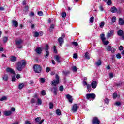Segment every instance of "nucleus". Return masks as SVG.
Wrapping results in <instances>:
<instances>
[{
  "label": "nucleus",
  "instance_id": "nucleus-42",
  "mask_svg": "<svg viewBox=\"0 0 124 124\" xmlns=\"http://www.w3.org/2000/svg\"><path fill=\"white\" fill-rule=\"evenodd\" d=\"M102 42L104 45H108V44L109 43V41H105V40H104L103 41H102Z\"/></svg>",
  "mask_w": 124,
  "mask_h": 124
},
{
  "label": "nucleus",
  "instance_id": "nucleus-5",
  "mask_svg": "<svg viewBox=\"0 0 124 124\" xmlns=\"http://www.w3.org/2000/svg\"><path fill=\"white\" fill-rule=\"evenodd\" d=\"M106 49L108 52L111 51V53H115V52H116V49L114 47H112L111 46H107Z\"/></svg>",
  "mask_w": 124,
  "mask_h": 124
},
{
  "label": "nucleus",
  "instance_id": "nucleus-23",
  "mask_svg": "<svg viewBox=\"0 0 124 124\" xmlns=\"http://www.w3.org/2000/svg\"><path fill=\"white\" fill-rule=\"evenodd\" d=\"M24 87H25V84L23 83H19V85H18V89L19 90H22V89H23V88H24Z\"/></svg>",
  "mask_w": 124,
  "mask_h": 124
},
{
  "label": "nucleus",
  "instance_id": "nucleus-61",
  "mask_svg": "<svg viewBox=\"0 0 124 124\" xmlns=\"http://www.w3.org/2000/svg\"><path fill=\"white\" fill-rule=\"evenodd\" d=\"M119 49L120 51H123V50H124V47L121 46H119Z\"/></svg>",
  "mask_w": 124,
  "mask_h": 124
},
{
  "label": "nucleus",
  "instance_id": "nucleus-12",
  "mask_svg": "<svg viewBox=\"0 0 124 124\" xmlns=\"http://www.w3.org/2000/svg\"><path fill=\"white\" fill-rule=\"evenodd\" d=\"M7 72H10L12 74H15V72L13 69L10 68L9 67L6 68Z\"/></svg>",
  "mask_w": 124,
  "mask_h": 124
},
{
  "label": "nucleus",
  "instance_id": "nucleus-57",
  "mask_svg": "<svg viewBox=\"0 0 124 124\" xmlns=\"http://www.w3.org/2000/svg\"><path fill=\"white\" fill-rule=\"evenodd\" d=\"M115 105H117V106H120V105H121V102H116L115 103Z\"/></svg>",
  "mask_w": 124,
  "mask_h": 124
},
{
  "label": "nucleus",
  "instance_id": "nucleus-1",
  "mask_svg": "<svg viewBox=\"0 0 124 124\" xmlns=\"http://www.w3.org/2000/svg\"><path fill=\"white\" fill-rule=\"evenodd\" d=\"M26 65L27 62H26V60H23L21 61H19L17 63V66L16 67V69H17L18 71H22L23 70V68L26 67Z\"/></svg>",
  "mask_w": 124,
  "mask_h": 124
},
{
  "label": "nucleus",
  "instance_id": "nucleus-36",
  "mask_svg": "<svg viewBox=\"0 0 124 124\" xmlns=\"http://www.w3.org/2000/svg\"><path fill=\"white\" fill-rule=\"evenodd\" d=\"M44 49L45 51H48V50H49V46L48 45V44L45 46V48H44Z\"/></svg>",
  "mask_w": 124,
  "mask_h": 124
},
{
  "label": "nucleus",
  "instance_id": "nucleus-58",
  "mask_svg": "<svg viewBox=\"0 0 124 124\" xmlns=\"http://www.w3.org/2000/svg\"><path fill=\"white\" fill-rule=\"evenodd\" d=\"M54 51L55 53H58V50H57V49L56 48V46H53Z\"/></svg>",
  "mask_w": 124,
  "mask_h": 124
},
{
  "label": "nucleus",
  "instance_id": "nucleus-4",
  "mask_svg": "<svg viewBox=\"0 0 124 124\" xmlns=\"http://www.w3.org/2000/svg\"><path fill=\"white\" fill-rule=\"evenodd\" d=\"M56 80H53L52 81V85H53V86H56L60 83V77H59L58 75H56Z\"/></svg>",
  "mask_w": 124,
  "mask_h": 124
},
{
  "label": "nucleus",
  "instance_id": "nucleus-6",
  "mask_svg": "<svg viewBox=\"0 0 124 124\" xmlns=\"http://www.w3.org/2000/svg\"><path fill=\"white\" fill-rule=\"evenodd\" d=\"M77 110H78V105L77 104H74L72 107V111L73 113L77 112Z\"/></svg>",
  "mask_w": 124,
  "mask_h": 124
},
{
  "label": "nucleus",
  "instance_id": "nucleus-15",
  "mask_svg": "<svg viewBox=\"0 0 124 124\" xmlns=\"http://www.w3.org/2000/svg\"><path fill=\"white\" fill-rule=\"evenodd\" d=\"M35 51L37 54L40 55V54H41V52H42V49L40 47H38L36 48Z\"/></svg>",
  "mask_w": 124,
  "mask_h": 124
},
{
  "label": "nucleus",
  "instance_id": "nucleus-13",
  "mask_svg": "<svg viewBox=\"0 0 124 124\" xmlns=\"http://www.w3.org/2000/svg\"><path fill=\"white\" fill-rule=\"evenodd\" d=\"M12 23L13 26L15 27V28H17L19 25V23H18V22L16 20H12Z\"/></svg>",
  "mask_w": 124,
  "mask_h": 124
},
{
  "label": "nucleus",
  "instance_id": "nucleus-40",
  "mask_svg": "<svg viewBox=\"0 0 124 124\" xmlns=\"http://www.w3.org/2000/svg\"><path fill=\"white\" fill-rule=\"evenodd\" d=\"M53 108H54V104H53V103H49L50 109H53Z\"/></svg>",
  "mask_w": 124,
  "mask_h": 124
},
{
  "label": "nucleus",
  "instance_id": "nucleus-33",
  "mask_svg": "<svg viewBox=\"0 0 124 124\" xmlns=\"http://www.w3.org/2000/svg\"><path fill=\"white\" fill-rule=\"evenodd\" d=\"M35 121L36 123H39L41 121V117H37V118L35 119Z\"/></svg>",
  "mask_w": 124,
  "mask_h": 124
},
{
  "label": "nucleus",
  "instance_id": "nucleus-17",
  "mask_svg": "<svg viewBox=\"0 0 124 124\" xmlns=\"http://www.w3.org/2000/svg\"><path fill=\"white\" fill-rule=\"evenodd\" d=\"M10 60L12 62H16V61H17V57H16L15 56H12L10 58Z\"/></svg>",
  "mask_w": 124,
  "mask_h": 124
},
{
  "label": "nucleus",
  "instance_id": "nucleus-20",
  "mask_svg": "<svg viewBox=\"0 0 124 124\" xmlns=\"http://www.w3.org/2000/svg\"><path fill=\"white\" fill-rule=\"evenodd\" d=\"M12 114V112L11 111H4V115L6 116H10V115Z\"/></svg>",
  "mask_w": 124,
  "mask_h": 124
},
{
  "label": "nucleus",
  "instance_id": "nucleus-28",
  "mask_svg": "<svg viewBox=\"0 0 124 124\" xmlns=\"http://www.w3.org/2000/svg\"><path fill=\"white\" fill-rule=\"evenodd\" d=\"M37 103L38 105H41V104H42V101H41V99H40L39 98H37Z\"/></svg>",
  "mask_w": 124,
  "mask_h": 124
},
{
  "label": "nucleus",
  "instance_id": "nucleus-59",
  "mask_svg": "<svg viewBox=\"0 0 124 124\" xmlns=\"http://www.w3.org/2000/svg\"><path fill=\"white\" fill-rule=\"evenodd\" d=\"M41 83H44L45 82V79L43 78H41L40 79Z\"/></svg>",
  "mask_w": 124,
  "mask_h": 124
},
{
  "label": "nucleus",
  "instance_id": "nucleus-52",
  "mask_svg": "<svg viewBox=\"0 0 124 124\" xmlns=\"http://www.w3.org/2000/svg\"><path fill=\"white\" fill-rule=\"evenodd\" d=\"M117 95H118V94H117V93H114L113 94V98H114V99L117 98Z\"/></svg>",
  "mask_w": 124,
  "mask_h": 124
},
{
  "label": "nucleus",
  "instance_id": "nucleus-2",
  "mask_svg": "<svg viewBox=\"0 0 124 124\" xmlns=\"http://www.w3.org/2000/svg\"><path fill=\"white\" fill-rule=\"evenodd\" d=\"M33 70L36 73H41L42 67L38 64H35L33 66Z\"/></svg>",
  "mask_w": 124,
  "mask_h": 124
},
{
  "label": "nucleus",
  "instance_id": "nucleus-35",
  "mask_svg": "<svg viewBox=\"0 0 124 124\" xmlns=\"http://www.w3.org/2000/svg\"><path fill=\"white\" fill-rule=\"evenodd\" d=\"M104 25H105V23H104V22H101L99 25L100 28H103V27H104Z\"/></svg>",
  "mask_w": 124,
  "mask_h": 124
},
{
  "label": "nucleus",
  "instance_id": "nucleus-22",
  "mask_svg": "<svg viewBox=\"0 0 124 124\" xmlns=\"http://www.w3.org/2000/svg\"><path fill=\"white\" fill-rule=\"evenodd\" d=\"M96 66H100L101 65V60L98 59V61L95 63Z\"/></svg>",
  "mask_w": 124,
  "mask_h": 124
},
{
  "label": "nucleus",
  "instance_id": "nucleus-26",
  "mask_svg": "<svg viewBox=\"0 0 124 124\" xmlns=\"http://www.w3.org/2000/svg\"><path fill=\"white\" fill-rule=\"evenodd\" d=\"M111 12H113L114 13L117 12V11H118V10L117 9V8H116V7H112L111 8Z\"/></svg>",
  "mask_w": 124,
  "mask_h": 124
},
{
  "label": "nucleus",
  "instance_id": "nucleus-7",
  "mask_svg": "<svg viewBox=\"0 0 124 124\" xmlns=\"http://www.w3.org/2000/svg\"><path fill=\"white\" fill-rule=\"evenodd\" d=\"M99 120L97 117H94L92 120L93 124H99Z\"/></svg>",
  "mask_w": 124,
  "mask_h": 124
},
{
  "label": "nucleus",
  "instance_id": "nucleus-11",
  "mask_svg": "<svg viewBox=\"0 0 124 124\" xmlns=\"http://www.w3.org/2000/svg\"><path fill=\"white\" fill-rule=\"evenodd\" d=\"M66 97L67 99L68 100L69 102H70V103H72V101H73V99H72V96H70L69 94H67L66 95Z\"/></svg>",
  "mask_w": 124,
  "mask_h": 124
},
{
  "label": "nucleus",
  "instance_id": "nucleus-32",
  "mask_svg": "<svg viewBox=\"0 0 124 124\" xmlns=\"http://www.w3.org/2000/svg\"><path fill=\"white\" fill-rule=\"evenodd\" d=\"M7 97H6V96H3V97H2L1 98V99H0V101H3L4 100H7Z\"/></svg>",
  "mask_w": 124,
  "mask_h": 124
},
{
  "label": "nucleus",
  "instance_id": "nucleus-31",
  "mask_svg": "<svg viewBox=\"0 0 124 124\" xmlns=\"http://www.w3.org/2000/svg\"><path fill=\"white\" fill-rule=\"evenodd\" d=\"M49 55H50V52H49V51L48 50L46 51V55H45V58H48V57H49Z\"/></svg>",
  "mask_w": 124,
  "mask_h": 124
},
{
  "label": "nucleus",
  "instance_id": "nucleus-64",
  "mask_svg": "<svg viewBox=\"0 0 124 124\" xmlns=\"http://www.w3.org/2000/svg\"><path fill=\"white\" fill-rule=\"evenodd\" d=\"M43 122H44V119H42V120L39 121L38 124H42Z\"/></svg>",
  "mask_w": 124,
  "mask_h": 124
},
{
  "label": "nucleus",
  "instance_id": "nucleus-50",
  "mask_svg": "<svg viewBox=\"0 0 124 124\" xmlns=\"http://www.w3.org/2000/svg\"><path fill=\"white\" fill-rule=\"evenodd\" d=\"M104 101L107 104H109V102L110 101L108 99L106 98L105 99Z\"/></svg>",
  "mask_w": 124,
  "mask_h": 124
},
{
  "label": "nucleus",
  "instance_id": "nucleus-3",
  "mask_svg": "<svg viewBox=\"0 0 124 124\" xmlns=\"http://www.w3.org/2000/svg\"><path fill=\"white\" fill-rule=\"evenodd\" d=\"M95 94L94 93H89L86 95V98L89 100V99H95Z\"/></svg>",
  "mask_w": 124,
  "mask_h": 124
},
{
  "label": "nucleus",
  "instance_id": "nucleus-27",
  "mask_svg": "<svg viewBox=\"0 0 124 124\" xmlns=\"http://www.w3.org/2000/svg\"><path fill=\"white\" fill-rule=\"evenodd\" d=\"M119 25H121V26H123V25H124V20H123V19L122 18H119Z\"/></svg>",
  "mask_w": 124,
  "mask_h": 124
},
{
  "label": "nucleus",
  "instance_id": "nucleus-46",
  "mask_svg": "<svg viewBox=\"0 0 124 124\" xmlns=\"http://www.w3.org/2000/svg\"><path fill=\"white\" fill-rule=\"evenodd\" d=\"M108 5H111L112 4V1L111 0H108V1L107 2Z\"/></svg>",
  "mask_w": 124,
  "mask_h": 124
},
{
  "label": "nucleus",
  "instance_id": "nucleus-49",
  "mask_svg": "<svg viewBox=\"0 0 124 124\" xmlns=\"http://www.w3.org/2000/svg\"><path fill=\"white\" fill-rule=\"evenodd\" d=\"M34 36L35 37H38V36H39V33L37 32H35Z\"/></svg>",
  "mask_w": 124,
  "mask_h": 124
},
{
  "label": "nucleus",
  "instance_id": "nucleus-56",
  "mask_svg": "<svg viewBox=\"0 0 124 124\" xmlns=\"http://www.w3.org/2000/svg\"><path fill=\"white\" fill-rule=\"evenodd\" d=\"M41 94H42V95H45V94H46V93H45V90H43L41 92Z\"/></svg>",
  "mask_w": 124,
  "mask_h": 124
},
{
  "label": "nucleus",
  "instance_id": "nucleus-41",
  "mask_svg": "<svg viewBox=\"0 0 124 124\" xmlns=\"http://www.w3.org/2000/svg\"><path fill=\"white\" fill-rule=\"evenodd\" d=\"M63 73H64V75H67V74H69L70 72L69 71H63Z\"/></svg>",
  "mask_w": 124,
  "mask_h": 124
},
{
  "label": "nucleus",
  "instance_id": "nucleus-19",
  "mask_svg": "<svg viewBox=\"0 0 124 124\" xmlns=\"http://www.w3.org/2000/svg\"><path fill=\"white\" fill-rule=\"evenodd\" d=\"M124 31L122 30H120L117 32V34H118L119 36H123V35H124Z\"/></svg>",
  "mask_w": 124,
  "mask_h": 124
},
{
  "label": "nucleus",
  "instance_id": "nucleus-43",
  "mask_svg": "<svg viewBox=\"0 0 124 124\" xmlns=\"http://www.w3.org/2000/svg\"><path fill=\"white\" fill-rule=\"evenodd\" d=\"M12 81L13 82H15V81H16V77H15V76H13L12 78Z\"/></svg>",
  "mask_w": 124,
  "mask_h": 124
},
{
  "label": "nucleus",
  "instance_id": "nucleus-51",
  "mask_svg": "<svg viewBox=\"0 0 124 124\" xmlns=\"http://www.w3.org/2000/svg\"><path fill=\"white\" fill-rule=\"evenodd\" d=\"M72 70H73L74 71L76 72V71H77V68L76 67V66H73L72 67Z\"/></svg>",
  "mask_w": 124,
  "mask_h": 124
},
{
  "label": "nucleus",
  "instance_id": "nucleus-29",
  "mask_svg": "<svg viewBox=\"0 0 124 124\" xmlns=\"http://www.w3.org/2000/svg\"><path fill=\"white\" fill-rule=\"evenodd\" d=\"M85 57L87 60H90V54L88 52H86L85 54Z\"/></svg>",
  "mask_w": 124,
  "mask_h": 124
},
{
  "label": "nucleus",
  "instance_id": "nucleus-8",
  "mask_svg": "<svg viewBox=\"0 0 124 124\" xmlns=\"http://www.w3.org/2000/svg\"><path fill=\"white\" fill-rule=\"evenodd\" d=\"M91 87L92 89H96V87H97V82L95 81H93L91 83Z\"/></svg>",
  "mask_w": 124,
  "mask_h": 124
},
{
  "label": "nucleus",
  "instance_id": "nucleus-21",
  "mask_svg": "<svg viewBox=\"0 0 124 124\" xmlns=\"http://www.w3.org/2000/svg\"><path fill=\"white\" fill-rule=\"evenodd\" d=\"M100 37L102 40V42L104 40H106V38H105V34H104V33L101 34Z\"/></svg>",
  "mask_w": 124,
  "mask_h": 124
},
{
  "label": "nucleus",
  "instance_id": "nucleus-54",
  "mask_svg": "<svg viewBox=\"0 0 124 124\" xmlns=\"http://www.w3.org/2000/svg\"><path fill=\"white\" fill-rule=\"evenodd\" d=\"M112 23H115L116 21H117V18L116 17H113L112 19Z\"/></svg>",
  "mask_w": 124,
  "mask_h": 124
},
{
  "label": "nucleus",
  "instance_id": "nucleus-63",
  "mask_svg": "<svg viewBox=\"0 0 124 124\" xmlns=\"http://www.w3.org/2000/svg\"><path fill=\"white\" fill-rule=\"evenodd\" d=\"M46 71V72H49V71H51V69L49 67H47Z\"/></svg>",
  "mask_w": 124,
  "mask_h": 124
},
{
  "label": "nucleus",
  "instance_id": "nucleus-24",
  "mask_svg": "<svg viewBox=\"0 0 124 124\" xmlns=\"http://www.w3.org/2000/svg\"><path fill=\"white\" fill-rule=\"evenodd\" d=\"M22 43H23V40H22V39H20L19 40L16 41V45L19 46V45L22 44Z\"/></svg>",
  "mask_w": 124,
  "mask_h": 124
},
{
  "label": "nucleus",
  "instance_id": "nucleus-39",
  "mask_svg": "<svg viewBox=\"0 0 124 124\" xmlns=\"http://www.w3.org/2000/svg\"><path fill=\"white\" fill-rule=\"evenodd\" d=\"M94 20V17L93 16L91 17L90 18V23H93Z\"/></svg>",
  "mask_w": 124,
  "mask_h": 124
},
{
  "label": "nucleus",
  "instance_id": "nucleus-9",
  "mask_svg": "<svg viewBox=\"0 0 124 124\" xmlns=\"http://www.w3.org/2000/svg\"><path fill=\"white\" fill-rule=\"evenodd\" d=\"M61 56H60L59 55H56L54 56L55 60L57 62H59V63H61Z\"/></svg>",
  "mask_w": 124,
  "mask_h": 124
},
{
  "label": "nucleus",
  "instance_id": "nucleus-34",
  "mask_svg": "<svg viewBox=\"0 0 124 124\" xmlns=\"http://www.w3.org/2000/svg\"><path fill=\"white\" fill-rule=\"evenodd\" d=\"M56 114L58 115V116H61L62 115V113L61 112V110L60 109H57L56 110Z\"/></svg>",
  "mask_w": 124,
  "mask_h": 124
},
{
  "label": "nucleus",
  "instance_id": "nucleus-48",
  "mask_svg": "<svg viewBox=\"0 0 124 124\" xmlns=\"http://www.w3.org/2000/svg\"><path fill=\"white\" fill-rule=\"evenodd\" d=\"M63 86H61L59 87V90L60 91V92H63Z\"/></svg>",
  "mask_w": 124,
  "mask_h": 124
},
{
  "label": "nucleus",
  "instance_id": "nucleus-62",
  "mask_svg": "<svg viewBox=\"0 0 124 124\" xmlns=\"http://www.w3.org/2000/svg\"><path fill=\"white\" fill-rule=\"evenodd\" d=\"M30 85H33L34 84V82L33 80H31L29 83Z\"/></svg>",
  "mask_w": 124,
  "mask_h": 124
},
{
  "label": "nucleus",
  "instance_id": "nucleus-60",
  "mask_svg": "<svg viewBox=\"0 0 124 124\" xmlns=\"http://www.w3.org/2000/svg\"><path fill=\"white\" fill-rule=\"evenodd\" d=\"M30 16L31 17V16H34V13L33 12H31L30 14Z\"/></svg>",
  "mask_w": 124,
  "mask_h": 124
},
{
  "label": "nucleus",
  "instance_id": "nucleus-16",
  "mask_svg": "<svg viewBox=\"0 0 124 124\" xmlns=\"http://www.w3.org/2000/svg\"><path fill=\"white\" fill-rule=\"evenodd\" d=\"M51 92H53V93H54V94H55V95H57V92L58 91V87L55 86V87H53V88H51Z\"/></svg>",
  "mask_w": 124,
  "mask_h": 124
},
{
  "label": "nucleus",
  "instance_id": "nucleus-14",
  "mask_svg": "<svg viewBox=\"0 0 124 124\" xmlns=\"http://www.w3.org/2000/svg\"><path fill=\"white\" fill-rule=\"evenodd\" d=\"M114 35V30H111L109 33L107 34L108 38H110L111 36H113Z\"/></svg>",
  "mask_w": 124,
  "mask_h": 124
},
{
  "label": "nucleus",
  "instance_id": "nucleus-25",
  "mask_svg": "<svg viewBox=\"0 0 124 124\" xmlns=\"http://www.w3.org/2000/svg\"><path fill=\"white\" fill-rule=\"evenodd\" d=\"M91 87H92V85H91V84H89L87 85V89L89 93H91V91H92Z\"/></svg>",
  "mask_w": 124,
  "mask_h": 124
},
{
  "label": "nucleus",
  "instance_id": "nucleus-30",
  "mask_svg": "<svg viewBox=\"0 0 124 124\" xmlns=\"http://www.w3.org/2000/svg\"><path fill=\"white\" fill-rule=\"evenodd\" d=\"M54 28H55V25L54 24H51L49 29L50 32H52V31H53V30H54Z\"/></svg>",
  "mask_w": 124,
  "mask_h": 124
},
{
  "label": "nucleus",
  "instance_id": "nucleus-10",
  "mask_svg": "<svg viewBox=\"0 0 124 124\" xmlns=\"http://www.w3.org/2000/svg\"><path fill=\"white\" fill-rule=\"evenodd\" d=\"M2 78L5 82H7L8 81V75L5 74L2 76Z\"/></svg>",
  "mask_w": 124,
  "mask_h": 124
},
{
  "label": "nucleus",
  "instance_id": "nucleus-47",
  "mask_svg": "<svg viewBox=\"0 0 124 124\" xmlns=\"http://www.w3.org/2000/svg\"><path fill=\"white\" fill-rule=\"evenodd\" d=\"M62 18H65L66 17V13H62Z\"/></svg>",
  "mask_w": 124,
  "mask_h": 124
},
{
  "label": "nucleus",
  "instance_id": "nucleus-44",
  "mask_svg": "<svg viewBox=\"0 0 124 124\" xmlns=\"http://www.w3.org/2000/svg\"><path fill=\"white\" fill-rule=\"evenodd\" d=\"M116 58L117 59H121V58H122V55H121V54L118 53L116 54Z\"/></svg>",
  "mask_w": 124,
  "mask_h": 124
},
{
  "label": "nucleus",
  "instance_id": "nucleus-38",
  "mask_svg": "<svg viewBox=\"0 0 124 124\" xmlns=\"http://www.w3.org/2000/svg\"><path fill=\"white\" fill-rule=\"evenodd\" d=\"M37 13L39 16H42L43 15V12L41 11H39Z\"/></svg>",
  "mask_w": 124,
  "mask_h": 124
},
{
  "label": "nucleus",
  "instance_id": "nucleus-37",
  "mask_svg": "<svg viewBox=\"0 0 124 124\" xmlns=\"http://www.w3.org/2000/svg\"><path fill=\"white\" fill-rule=\"evenodd\" d=\"M7 40H8V38L7 37H4L3 38V41L4 43H6V42H7Z\"/></svg>",
  "mask_w": 124,
  "mask_h": 124
},
{
  "label": "nucleus",
  "instance_id": "nucleus-55",
  "mask_svg": "<svg viewBox=\"0 0 124 124\" xmlns=\"http://www.w3.org/2000/svg\"><path fill=\"white\" fill-rule=\"evenodd\" d=\"M73 58H74V59H77V58H78V56L77 55V54L76 53L74 54Z\"/></svg>",
  "mask_w": 124,
  "mask_h": 124
},
{
  "label": "nucleus",
  "instance_id": "nucleus-45",
  "mask_svg": "<svg viewBox=\"0 0 124 124\" xmlns=\"http://www.w3.org/2000/svg\"><path fill=\"white\" fill-rule=\"evenodd\" d=\"M36 101V100H35V99L34 98H32L31 100V103L33 104V103H35V101Z\"/></svg>",
  "mask_w": 124,
  "mask_h": 124
},
{
  "label": "nucleus",
  "instance_id": "nucleus-53",
  "mask_svg": "<svg viewBox=\"0 0 124 124\" xmlns=\"http://www.w3.org/2000/svg\"><path fill=\"white\" fill-rule=\"evenodd\" d=\"M72 44H73V45H74V46H78V43L76 42H73L72 43Z\"/></svg>",
  "mask_w": 124,
  "mask_h": 124
},
{
  "label": "nucleus",
  "instance_id": "nucleus-18",
  "mask_svg": "<svg viewBox=\"0 0 124 124\" xmlns=\"http://www.w3.org/2000/svg\"><path fill=\"white\" fill-rule=\"evenodd\" d=\"M58 42H59L60 45L62 46V44H63V42H64V41L63 40L62 37H59L58 38Z\"/></svg>",
  "mask_w": 124,
  "mask_h": 124
}]
</instances>
